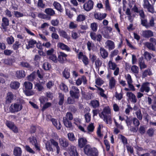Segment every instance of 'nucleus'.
I'll use <instances>...</instances> for the list:
<instances>
[{
    "label": "nucleus",
    "mask_w": 156,
    "mask_h": 156,
    "mask_svg": "<svg viewBox=\"0 0 156 156\" xmlns=\"http://www.w3.org/2000/svg\"><path fill=\"white\" fill-rule=\"evenodd\" d=\"M59 142L60 146L64 148L67 147L69 145L68 141L64 138H59Z\"/></svg>",
    "instance_id": "9d476101"
},
{
    "label": "nucleus",
    "mask_w": 156,
    "mask_h": 156,
    "mask_svg": "<svg viewBox=\"0 0 156 156\" xmlns=\"http://www.w3.org/2000/svg\"><path fill=\"white\" fill-rule=\"evenodd\" d=\"M22 107L23 106L21 105L15 103L11 105L9 108V110L11 112H17L21 110Z\"/></svg>",
    "instance_id": "39448f33"
},
{
    "label": "nucleus",
    "mask_w": 156,
    "mask_h": 156,
    "mask_svg": "<svg viewBox=\"0 0 156 156\" xmlns=\"http://www.w3.org/2000/svg\"><path fill=\"white\" fill-rule=\"evenodd\" d=\"M141 24L143 26L145 27L147 29H148L149 28L147 20H146L141 19Z\"/></svg>",
    "instance_id": "864d4df0"
},
{
    "label": "nucleus",
    "mask_w": 156,
    "mask_h": 156,
    "mask_svg": "<svg viewBox=\"0 0 156 156\" xmlns=\"http://www.w3.org/2000/svg\"><path fill=\"white\" fill-rule=\"evenodd\" d=\"M86 19V16L84 15L80 14L79 15L76 19V21L78 22H81L84 20Z\"/></svg>",
    "instance_id": "79ce46f5"
},
{
    "label": "nucleus",
    "mask_w": 156,
    "mask_h": 156,
    "mask_svg": "<svg viewBox=\"0 0 156 156\" xmlns=\"http://www.w3.org/2000/svg\"><path fill=\"white\" fill-rule=\"evenodd\" d=\"M14 14L15 16L17 18L22 17L23 16V14L18 11H14Z\"/></svg>",
    "instance_id": "774afa93"
},
{
    "label": "nucleus",
    "mask_w": 156,
    "mask_h": 156,
    "mask_svg": "<svg viewBox=\"0 0 156 156\" xmlns=\"http://www.w3.org/2000/svg\"><path fill=\"white\" fill-rule=\"evenodd\" d=\"M6 41L9 44H11L14 42V39L13 37L11 36L7 38Z\"/></svg>",
    "instance_id": "13d9d810"
},
{
    "label": "nucleus",
    "mask_w": 156,
    "mask_h": 156,
    "mask_svg": "<svg viewBox=\"0 0 156 156\" xmlns=\"http://www.w3.org/2000/svg\"><path fill=\"white\" fill-rule=\"evenodd\" d=\"M50 141L51 144L56 147L57 153V154H59L60 152V147L58 146V142L56 141L53 139H50Z\"/></svg>",
    "instance_id": "ddd939ff"
},
{
    "label": "nucleus",
    "mask_w": 156,
    "mask_h": 156,
    "mask_svg": "<svg viewBox=\"0 0 156 156\" xmlns=\"http://www.w3.org/2000/svg\"><path fill=\"white\" fill-rule=\"evenodd\" d=\"M23 86L26 89L31 90L32 88L33 84L30 82L26 81L24 83Z\"/></svg>",
    "instance_id": "2f4dec72"
},
{
    "label": "nucleus",
    "mask_w": 156,
    "mask_h": 156,
    "mask_svg": "<svg viewBox=\"0 0 156 156\" xmlns=\"http://www.w3.org/2000/svg\"><path fill=\"white\" fill-rule=\"evenodd\" d=\"M25 73L24 70H20L16 72V77L19 79H21L25 76Z\"/></svg>",
    "instance_id": "393cba45"
},
{
    "label": "nucleus",
    "mask_w": 156,
    "mask_h": 156,
    "mask_svg": "<svg viewBox=\"0 0 156 156\" xmlns=\"http://www.w3.org/2000/svg\"><path fill=\"white\" fill-rule=\"evenodd\" d=\"M140 91L142 93L145 92L149 96H151L153 94L150 87V83L147 82L143 83L140 89Z\"/></svg>",
    "instance_id": "20e7f679"
},
{
    "label": "nucleus",
    "mask_w": 156,
    "mask_h": 156,
    "mask_svg": "<svg viewBox=\"0 0 156 156\" xmlns=\"http://www.w3.org/2000/svg\"><path fill=\"white\" fill-rule=\"evenodd\" d=\"M63 76L66 79H67L69 77L70 74L69 72L68 71V69H65L63 72Z\"/></svg>",
    "instance_id": "de8ad7c7"
},
{
    "label": "nucleus",
    "mask_w": 156,
    "mask_h": 156,
    "mask_svg": "<svg viewBox=\"0 0 156 156\" xmlns=\"http://www.w3.org/2000/svg\"><path fill=\"white\" fill-rule=\"evenodd\" d=\"M137 118L140 120H141L142 119V115L141 113V110H139L138 111L135 112Z\"/></svg>",
    "instance_id": "5fc2aeb1"
},
{
    "label": "nucleus",
    "mask_w": 156,
    "mask_h": 156,
    "mask_svg": "<svg viewBox=\"0 0 156 156\" xmlns=\"http://www.w3.org/2000/svg\"><path fill=\"white\" fill-rule=\"evenodd\" d=\"M87 140L86 139L81 138L78 140V146L81 148H83L86 144Z\"/></svg>",
    "instance_id": "a211bd4d"
},
{
    "label": "nucleus",
    "mask_w": 156,
    "mask_h": 156,
    "mask_svg": "<svg viewBox=\"0 0 156 156\" xmlns=\"http://www.w3.org/2000/svg\"><path fill=\"white\" fill-rule=\"evenodd\" d=\"M51 121L52 122L53 125L56 127V129L58 130L61 129L62 125L60 122L59 120L54 118H52Z\"/></svg>",
    "instance_id": "9b49d317"
},
{
    "label": "nucleus",
    "mask_w": 156,
    "mask_h": 156,
    "mask_svg": "<svg viewBox=\"0 0 156 156\" xmlns=\"http://www.w3.org/2000/svg\"><path fill=\"white\" fill-rule=\"evenodd\" d=\"M108 65L110 68L113 70H115L117 67V65L114 62H113L111 61H110L108 62Z\"/></svg>",
    "instance_id": "37998d69"
},
{
    "label": "nucleus",
    "mask_w": 156,
    "mask_h": 156,
    "mask_svg": "<svg viewBox=\"0 0 156 156\" xmlns=\"http://www.w3.org/2000/svg\"><path fill=\"white\" fill-rule=\"evenodd\" d=\"M106 43L108 47L109 50H112L114 48V43L112 41L108 40L107 41Z\"/></svg>",
    "instance_id": "473e14b6"
},
{
    "label": "nucleus",
    "mask_w": 156,
    "mask_h": 156,
    "mask_svg": "<svg viewBox=\"0 0 156 156\" xmlns=\"http://www.w3.org/2000/svg\"><path fill=\"white\" fill-rule=\"evenodd\" d=\"M60 35L64 38L69 40L70 39V37L67 34L66 32L63 30H61L60 32Z\"/></svg>",
    "instance_id": "a19ab883"
},
{
    "label": "nucleus",
    "mask_w": 156,
    "mask_h": 156,
    "mask_svg": "<svg viewBox=\"0 0 156 156\" xmlns=\"http://www.w3.org/2000/svg\"><path fill=\"white\" fill-rule=\"evenodd\" d=\"M126 95L129 99L132 100L131 101L135 103L136 102L137 99L136 96L132 93L128 92L126 93Z\"/></svg>",
    "instance_id": "6ab92c4d"
},
{
    "label": "nucleus",
    "mask_w": 156,
    "mask_h": 156,
    "mask_svg": "<svg viewBox=\"0 0 156 156\" xmlns=\"http://www.w3.org/2000/svg\"><path fill=\"white\" fill-rule=\"evenodd\" d=\"M49 58L55 62H57V57L55 55H52L50 56L49 57Z\"/></svg>",
    "instance_id": "338daca9"
},
{
    "label": "nucleus",
    "mask_w": 156,
    "mask_h": 156,
    "mask_svg": "<svg viewBox=\"0 0 156 156\" xmlns=\"http://www.w3.org/2000/svg\"><path fill=\"white\" fill-rule=\"evenodd\" d=\"M142 34L144 37L147 38H149L154 36L153 32L150 30L143 31Z\"/></svg>",
    "instance_id": "2eb2a0df"
},
{
    "label": "nucleus",
    "mask_w": 156,
    "mask_h": 156,
    "mask_svg": "<svg viewBox=\"0 0 156 156\" xmlns=\"http://www.w3.org/2000/svg\"><path fill=\"white\" fill-rule=\"evenodd\" d=\"M36 75L34 72L32 73L27 77V80L29 81H33L35 78Z\"/></svg>",
    "instance_id": "ea45409f"
},
{
    "label": "nucleus",
    "mask_w": 156,
    "mask_h": 156,
    "mask_svg": "<svg viewBox=\"0 0 156 156\" xmlns=\"http://www.w3.org/2000/svg\"><path fill=\"white\" fill-rule=\"evenodd\" d=\"M102 64V63L101 61L99 58H98L95 61V65L96 66V68L98 69V71H99L100 67L101 66Z\"/></svg>",
    "instance_id": "e433bc0d"
},
{
    "label": "nucleus",
    "mask_w": 156,
    "mask_h": 156,
    "mask_svg": "<svg viewBox=\"0 0 156 156\" xmlns=\"http://www.w3.org/2000/svg\"><path fill=\"white\" fill-rule=\"evenodd\" d=\"M84 151L86 154L89 156H98V152L97 150L95 148H92L89 145L85 146Z\"/></svg>",
    "instance_id": "7ed1b4c3"
},
{
    "label": "nucleus",
    "mask_w": 156,
    "mask_h": 156,
    "mask_svg": "<svg viewBox=\"0 0 156 156\" xmlns=\"http://www.w3.org/2000/svg\"><path fill=\"white\" fill-rule=\"evenodd\" d=\"M22 151L21 148L17 147H14L13 154L15 156H21Z\"/></svg>",
    "instance_id": "f3484780"
},
{
    "label": "nucleus",
    "mask_w": 156,
    "mask_h": 156,
    "mask_svg": "<svg viewBox=\"0 0 156 156\" xmlns=\"http://www.w3.org/2000/svg\"><path fill=\"white\" fill-rule=\"evenodd\" d=\"M100 53L101 56L103 58H106L108 56V52L106 50L102 47L100 48Z\"/></svg>",
    "instance_id": "412c9836"
},
{
    "label": "nucleus",
    "mask_w": 156,
    "mask_h": 156,
    "mask_svg": "<svg viewBox=\"0 0 156 156\" xmlns=\"http://www.w3.org/2000/svg\"><path fill=\"white\" fill-rule=\"evenodd\" d=\"M44 81L42 80H39V83H36L35 85V87L37 89L38 91H41L44 89L43 86V84L44 83Z\"/></svg>",
    "instance_id": "4468645a"
},
{
    "label": "nucleus",
    "mask_w": 156,
    "mask_h": 156,
    "mask_svg": "<svg viewBox=\"0 0 156 156\" xmlns=\"http://www.w3.org/2000/svg\"><path fill=\"white\" fill-rule=\"evenodd\" d=\"M143 6L144 8V9H147L148 12L152 13H154V7L152 5L150 4L147 0H144Z\"/></svg>",
    "instance_id": "6e6552de"
},
{
    "label": "nucleus",
    "mask_w": 156,
    "mask_h": 156,
    "mask_svg": "<svg viewBox=\"0 0 156 156\" xmlns=\"http://www.w3.org/2000/svg\"><path fill=\"white\" fill-rule=\"evenodd\" d=\"M38 16L39 17L44 19H46L50 20L51 19V17L48 15L43 13H40L38 14Z\"/></svg>",
    "instance_id": "c9c22d12"
},
{
    "label": "nucleus",
    "mask_w": 156,
    "mask_h": 156,
    "mask_svg": "<svg viewBox=\"0 0 156 156\" xmlns=\"http://www.w3.org/2000/svg\"><path fill=\"white\" fill-rule=\"evenodd\" d=\"M79 90L77 87L75 86L72 87V90L70 91V96L74 97L75 99H78L79 96Z\"/></svg>",
    "instance_id": "0eeeda50"
},
{
    "label": "nucleus",
    "mask_w": 156,
    "mask_h": 156,
    "mask_svg": "<svg viewBox=\"0 0 156 156\" xmlns=\"http://www.w3.org/2000/svg\"><path fill=\"white\" fill-rule=\"evenodd\" d=\"M96 86L98 88V89L100 91V94L102 97L104 98H106L107 96L104 93V90L102 89L101 88L98 87L97 86Z\"/></svg>",
    "instance_id": "052dcab7"
},
{
    "label": "nucleus",
    "mask_w": 156,
    "mask_h": 156,
    "mask_svg": "<svg viewBox=\"0 0 156 156\" xmlns=\"http://www.w3.org/2000/svg\"><path fill=\"white\" fill-rule=\"evenodd\" d=\"M44 12L49 16H53L55 13L54 11L51 8H48L45 9Z\"/></svg>",
    "instance_id": "5701e85b"
},
{
    "label": "nucleus",
    "mask_w": 156,
    "mask_h": 156,
    "mask_svg": "<svg viewBox=\"0 0 156 156\" xmlns=\"http://www.w3.org/2000/svg\"><path fill=\"white\" fill-rule=\"evenodd\" d=\"M51 23L54 26H57L59 24V21L58 19H53L51 20Z\"/></svg>",
    "instance_id": "09e8293b"
},
{
    "label": "nucleus",
    "mask_w": 156,
    "mask_h": 156,
    "mask_svg": "<svg viewBox=\"0 0 156 156\" xmlns=\"http://www.w3.org/2000/svg\"><path fill=\"white\" fill-rule=\"evenodd\" d=\"M73 119L72 113L70 112H67L65 116L63 118V122L65 126L67 128L70 129L73 128L72 123L71 121Z\"/></svg>",
    "instance_id": "f03ea898"
},
{
    "label": "nucleus",
    "mask_w": 156,
    "mask_h": 156,
    "mask_svg": "<svg viewBox=\"0 0 156 156\" xmlns=\"http://www.w3.org/2000/svg\"><path fill=\"white\" fill-rule=\"evenodd\" d=\"M67 136L69 140L71 141H73L75 140L74 136L73 133H69L67 134Z\"/></svg>",
    "instance_id": "3c124183"
},
{
    "label": "nucleus",
    "mask_w": 156,
    "mask_h": 156,
    "mask_svg": "<svg viewBox=\"0 0 156 156\" xmlns=\"http://www.w3.org/2000/svg\"><path fill=\"white\" fill-rule=\"evenodd\" d=\"M133 124L136 127H138L140 124L138 119L136 118H133L132 119Z\"/></svg>",
    "instance_id": "603ef678"
},
{
    "label": "nucleus",
    "mask_w": 156,
    "mask_h": 156,
    "mask_svg": "<svg viewBox=\"0 0 156 156\" xmlns=\"http://www.w3.org/2000/svg\"><path fill=\"white\" fill-rule=\"evenodd\" d=\"M20 83L17 81L12 82L10 85V87L15 90L17 89L20 87Z\"/></svg>",
    "instance_id": "b1692460"
},
{
    "label": "nucleus",
    "mask_w": 156,
    "mask_h": 156,
    "mask_svg": "<svg viewBox=\"0 0 156 156\" xmlns=\"http://www.w3.org/2000/svg\"><path fill=\"white\" fill-rule=\"evenodd\" d=\"M28 45L27 46V49L33 48L34 45L37 43V42L35 40L31 39L28 41Z\"/></svg>",
    "instance_id": "7c9ffc66"
},
{
    "label": "nucleus",
    "mask_w": 156,
    "mask_h": 156,
    "mask_svg": "<svg viewBox=\"0 0 156 156\" xmlns=\"http://www.w3.org/2000/svg\"><path fill=\"white\" fill-rule=\"evenodd\" d=\"M69 154L71 156H78V153L76 151V147L74 146H71L69 152Z\"/></svg>",
    "instance_id": "f8f14e48"
},
{
    "label": "nucleus",
    "mask_w": 156,
    "mask_h": 156,
    "mask_svg": "<svg viewBox=\"0 0 156 156\" xmlns=\"http://www.w3.org/2000/svg\"><path fill=\"white\" fill-rule=\"evenodd\" d=\"M20 45L21 44L18 41H16L13 44L12 48L14 50H16L19 48Z\"/></svg>",
    "instance_id": "8fccbe9b"
},
{
    "label": "nucleus",
    "mask_w": 156,
    "mask_h": 156,
    "mask_svg": "<svg viewBox=\"0 0 156 156\" xmlns=\"http://www.w3.org/2000/svg\"><path fill=\"white\" fill-rule=\"evenodd\" d=\"M132 72L135 74H138L139 72V68L136 65L132 66L131 68Z\"/></svg>",
    "instance_id": "58836bf2"
},
{
    "label": "nucleus",
    "mask_w": 156,
    "mask_h": 156,
    "mask_svg": "<svg viewBox=\"0 0 156 156\" xmlns=\"http://www.w3.org/2000/svg\"><path fill=\"white\" fill-rule=\"evenodd\" d=\"M50 66L48 63L46 62L43 64V67L45 70H47L49 69Z\"/></svg>",
    "instance_id": "69168bd1"
},
{
    "label": "nucleus",
    "mask_w": 156,
    "mask_h": 156,
    "mask_svg": "<svg viewBox=\"0 0 156 156\" xmlns=\"http://www.w3.org/2000/svg\"><path fill=\"white\" fill-rule=\"evenodd\" d=\"M111 111L108 107H106L103 109V111L99 114L100 117L103 118L104 120L107 124L112 123V119L110 116Z\"/></svg>",
    "instance_id": "f257e3e1"
},
{
    "label": "nucleus",
    "mask_w": 156,
    "mask_h": 156,
    "mask_svg": "<svg viewBox=\"0 0 156 156\" xmlns=\"http://www.w3.org/2000/svg\"><path fill=\"white\" fill-rule=\"evenodd\" d=\"M26 150L32 154H34L35 152L28 145H26L25 147Z\"/></svg>",
    "instance_id": "680f3d73"
},
{
    "label": "nucleus",
    "mask_w": 156,
    "mask_h": 156,
    "mask_svg": "<svg viewBox=\"0 0 156 156\" xmlns=\"http://www.w3.org/2000/svg\"><path fill=\"white\" fill-rule=\"evenodd\" d=\"M58 94L59 101L58 104L60 105H62L64 100V94L61 93H59Z\"/></svg>",
    "instance_id": "bb28decb"
},
{
    "label": "nucleus",
    "mask_w": 156,
    "mask_h": 156,
    "mask_svg": "<svg viewBox=\"0 0 156 156\" xmlns=\"http://www.w3.org/2000/svg\"><path fill=\"white\" fill-rule=\"evenodd\" d=\"M74 97L71 96L68 98L67 100V103L68 104H73L75 102Z\"/></svg>",
    "instance_id": "49530a36"
},
{
    "label": "nucleus",
    "mask_w": 156,
    "mask_h": 156,
    "mask_svg": "<svg viewBox=\"0 0 156 156\" xmlns=\"http://www.w3.org/2000/svg\"><path fill=\"white\" fill-rule=\"evenodd\" d=\"M87 129L90 132H93L94 129V126L93 124L92 123L90 124L88 126Z\"/></svg>",
    "instance_id": "e2e57ef3"
},
{
    "label": "nucleus",
    "mask_w": 156,
    "mask_h": 156,
    "mask_svg": "<svg viewBox=\"0 0 156 156\" xmlns=\"http://www.w3.org/2000/svg\"><path fill=\"white\" fill-rule=\"evenodd\" d=\"M13 95L11 92H9L7 94L6 101L8 103H11L13 100Z\"/></svg>",
    "instance_id": "a878e982"
},
{
    "label": "nucleus",
    "mask_w": 156,
    "mask_h": 156,
    "mask_svg": "<svg viewBox=\"0 0 156 156\" xmlns=\"http://www.w3.org/2000/svg\"><path fill=\"white\" fill-rule=\"evenodd\" d=\"M4 63L7 65H11L12 64V60L10 59H6L3 60Z\"/></svg>",
    "instance_id": "0e129e2a"
},
{
    "label": "nucleus",
    "mask_w": 156,
    "mask_h": 156,
    "mask_svg": "<svg viewBox=\"0 0 156 156\" xmlns=\"http://www.w3.org/2000/svg\"><path fill=\"white\" fill-rule=\"evenodd\" d=\"M58 47L62 50H65L67 51H69L70 48L66 45L62 43H59L58 44Z\"/></svg>",
    "instance_id": "cd10ccee"
},
{
    "label": "nucleus",
    "mask_w": 156,
    "mask_h": 156,
    "mask_svg": "<svg viewBox=\"0 0 156 156\" xmlns=\"http://www.w3.org/2000/svg\"><path fill=\"white\" fill-rule=\"evenodd\" d=\"M53 5L55 8L58 10L60 12H62V9L61 7V5L59 3L56 2H55L53 3Z\"/></svg>",
    "instance_id": "f704fd0d"
},
{
    "label": "nucleus",
    "mask_w": 156,
    "mask_h": 156,
    "mask_svg": "<svg viewBox=\"0 0 156 156\" xmlns=\"http://www.w3.org/2000/svg\"><path fill=\"white\" fill-rule=\"evenodd\" d=\"M9 21L8 19L5 17H3L2 18V27L3 29H5L6 27L9 25Z\"/></svg>",
    "instance_id": "dca6fc26"
},
{
    "label": "nucleus",
    "mask_w": 156,
    "mask_h": 156,
    "mask_svg": "<svg viewBox=\"0 0 156 156\" xmlns=\"http://www.w3.org/2000/svg\"><path fill=\"white\" fill-rule=\"evenodd\" d=\"M90 105L94 108H96L99 106V102L97 100L91 101L90 103Z\"/></svg>",
    "instance_id": "c85d7f7f"
},
{
    "label": "nucleus",
    "mask_w": 156,
    "mask_h": 156,
    "mask_svg": "<svg viewBox=\"0 0 156 156\" xmlns=\"http://www.w3.org/2000/svg\"><path fill=\"white\" fill-rule=\"evenodd\" d=\"M115 85V80L113 77H112L109 80V87L110 89L114 88Z\"/></svg>",
    "instance_id": "72a5a7b5"
},
{
    "label": "nucleus",
    "mask_w": 156,
    "mask_h": 156,
    "mask_svg": "<svg viewBox=\"0 0 156 156\" xmlns=\"http://www.w3.org/2000/svg\"><path fill=\"white\" fill-rule=\"evenodd\" d=\"M145 58L147 60H150L151 58V54L148 52H145L144 53Z\"/></svg>",
    "instance_id": "4d7b16f0"
},
{
    "label": "nucleus",
    "mask_w": 156,
    "mask_h": 156,
    "mask_svg": "<svg viewBox=\"0 0 156 156\" xmlns=\"http://www.w3.org/2000/svg\"><path fill=\"white\" fill-rule=\"evenodd\" d=\"M94 5V2L91 0H89L84 4L83 8L85 10L88 12L93 9Z\"/></svg>",
    "instance_id": "423d86ee"
},
{
    "label": "nucleus",
    "mask_w": 156,
    "mask_h": 156,
    "mask_svg": "<svg viewBox=\"0 0 156 156\" xmlns=\"http://www.w3.org/2000/svg\"><path fill=\"white\" fill-rule=\"evenodd\" d=\"M151 74V72L149 69L145 70L142 73V77L144 78L147 77L148 75H150Z\"/></svg>",
    "instance_id": "4c0bfd02"
},
{
    "label": "nucleus",
    "mask_w": 156,
    "mask_h": 156,
    "mask_svg": "<svg viewBox=\"0 0 156 156\" xmlns=\"http://www.w3.org/2000/svg\"><path fill=\"white\" fill-rule=\"evenodd\" d=\"M20 65L22 67H26L27 68H30L31 66L30 64L27 62L23 61L20 62Z\"/></svg>",
    "instance_id": "a18cd8bd"
},
{
    "label": "nucleus",
    "mask_w": 156,
    "mask_h": 156,
    "mask_svg": "<svg viewBox=\"0 0 156 156\" xmlns=\"http://www.w3.org/2000/svg\"><path fill=\"white\" fill-rule=\"evenodd\" d=\"M37 73L38 76L39 78H40L41 81L43 80L42 79L43 78V77L42 74L43 73L42 70H38L37 71Z\"/></svg>",
    "instance_id": "6e6d98bb"
},
{
    "label": "nucleus",
    "mask_w": 156,
    "mask_h": 156,
    "mask_svg": "<svg viewBox=\"0 0 156 156\" xmlns=\"http://www.w3.org/2000/svg\"><path fill=\"white\" fill-rule=\"evenodd\" d=\"M46 149L48 152H53L54 149L52 147L50 141H48L45 143Z\"/></svg>",
    "instance_id": "4be33fe9"
},
{
    "label": "nucleus",
    "mask_w": 156,
    "mask_h": 156,
    "mask_svg": "<svg viewBox=\"0 0 156 156\" xmlns=\"http://www.w3.org/2000/svg\"><path fill=\"white\" fill-rule=\"evenodd\" d=\"M139 64L141 69L147 68V65L145 64L143 57H141L139 60Z\"/></svg>",
    "instance_id": "aec40b11"
},
{
    "label": "nucleus",
    "mask_w": 156,
    "mask_h": 156,
    "mask_svg": "<svg viewBox=\"0 0 156 156\" xmlns=\"http://www.w3.org/2000/svg\"><path fill=\"white\" fill-rule=\"evenodd\" d=\"M60 89L65 92L68 91V89L67 86L64 83H62L60 85Z\"/></svg>",
    "instance_id": "c03bdc74"
},
{
    "label": "nucleus",
    "mask_w": 156,
    "mask_h": 156,
    "mask_svg": "<svg viewBox=\"0 0 156 156\" xmlns=\"http://www.w3.org/2000/svg\"><path fill=\"white\" fill-rule=\"evenodd\" d=\"M91 28L92 30L96 31L97 30L98 25L96 23H93L91 24Z\"/></svg>",
    "instance_id": "bf43d9fd"
},
{
    "label": "nucleus",
    "mask_w": 156,
    "mask_h": 156,
    "mask_svg": "<svg viewBox=\"0 0 156 156\" xmlns=\"http://www.w3.org/2000/svg\"><path fill=\"white\" fill-rule=\"evenodd\" d=\"M30 142L33 145L35 146L37 150H40L39 147L37 145V143L36 138L34 136H32L29 138Z\"/></svg>",
    "instance_id": "1a4fd4ad"
},
{
    "label": "nucleus",
    "mask_w": 156,
    "mask_h": 156,
    "mask_svg": "<svg viewBox=\"0 0 156 156\" xmlns=\"http://www.w3.org/2000/svg\"><path fill=\"white\" fill-rule=\"evenodd\" d=\"M150 50L152 51L155 50V48L154 47V45L149 42H146L144 44Z\"/></svg>",
    "instance_id": "c756f323"
}]
</instances>
